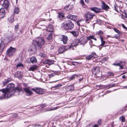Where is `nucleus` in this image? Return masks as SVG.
Returning a JSON list of instances; mask_svg holds the SVG:
<instances>
[{
  "label": "nucleus",
  "instance_id": "obj_29",
  "mask_svg": "<svg viewBox=\"0 0 127 127\" xmlns=\"http://www.w3.org/2000/svg\"><path fill=\"white\" fill-rule=\"evenodd\" d=\"M37 67V66L36 65H34L33 66H32L29 69V70H31L32 71H34L36 69Z\"/></svg>",
  "mask_w": 127,
  "mask_h": 127
},
{
  "label": "nucleus",
  "instance_id": "obj_54",
  "mask_svg": "<svg viewBox=\"0 0 127 127\" xmlns=\"http://www.w3.org/2000/svg\"><path fill=\"white\" fill-rule=\"evenodd\" d=\"M89 41H90L89 42V44L90 45L92 44H93V41L91 40Z\"/></svg>",
  "mask_w": 127,
  "mask_h": 127
},
{
  "label": "nucleus",
  "instance_id": "obj_41",
  "mask_svg": "<svg viewBox=\"0 0 127 127\" xmlns=\"http://www.w3.org/2000/svg\"><path fill=\"white\" fill-rule=\"evenodd\" d=\"M4 48L3 46H2L1 45H0V52H1Z\"/></svg>",
  "mask_w": 127,
  "mask_h": 127
},
{
  "label": "nucleus",
  "instance_id": "obj_20",
  "mask_svg": "<svg viewBox=\"0 0 127 127\" xmlns=\"http://www.w3.org/2000/svg\"><path fill=\"white\" fill-rule=\"evenodd\" d=\"M87 39L88 40H91V39H93L95 41L97 40L96 39L95 37V36L94 35L87 36Z\"/></svg>",
  "mask_w": 127,
  "mask_h": 127
},
{
  "label": "nucleus",
  "instance_id": "obj_52",
  "mask_svg": "<svg viewBox=\"0 0 127 127\" xmlns=\"http://www.w3.org/2000/svg\"><path fill=\"white\" fill-rule=\"evenodd\" d=\"M83 79V77L80 78L79 79V82H81L82 80Z\"/></svg>",
  "mask_w": 127,
  "mask_h": 127
},
{
  "label": "nucleus",
  "instance_id": "obj_24",
  "mask_svg": "<svg viewBox=\"0 0 127 127\" xmlns=\"http://www.w3.org/2000/svg\"><path fill=\"white\" fill-rule=\"evenodd\" d=\"M99 38L101 42V44L100 46L103 47L105 44V42L103 40V38L102 37H100Z\"/></svg>",
  "mask_w": 127,
  "mask_h": 127
},
{
  "label": "nucleus",
  "instance_id": "obj_58",
  "mask_svg": "<svg viewBox=\"0 0 127 127\" xmlns=\"http://www.w3.org/2000/svg\"><path fill=\"white\" fill-rule=\"evenodd\" d=\"M54 48V46L53 45H52L51 46V47L50 48L51 49H53Z\"/></svg>",
  "mask_w": 127,
  "mask_h": 127
},
{
  "label": "nucleus",
  "instance_id": "obj_16",
  "mask_svg": "<svg viewBox=\"0 0 127 127\" xmlns=\"http://www.w3.org/2000/svg\"><path fill=\"white\" fill-rule=\"evenodd\" d=\"M91 10L94 11L96 13L100 12L101 10V9L98 8L96 7H93L91 8Z\"/></svg>",
  "mask_w": 127,
  "mask_h": 127
},
{
  "label": "nucleus",
  "instance_id": "obj_46",
  "mask_svg": "<svg viewBox=\"0 0 127 127\" xmlns=\"http://www.w3.org/2000/svg\"><path fill=\"white\" fill-rule=\"evenodd\" d=\"M75 76L74 75H73L70 78V79L71 80H72L75 78Z\"/></svg>",
  "mask_w": 127,
  "mask_h": 127
},
{
  "label": "nucleus",
  "instance_id": "obj_51",
  "mask_svg": "<svg viewBox=\"0 0 127 127\" xmlns=\"http://www.w3.org/2000/svg\"><path fill=\"white\" fill-rule=\"evenodd\" d=\"M101 120L100 119L98 120V124L99 125L101 124Z\"/></svg>",
  "mask_w": 127,
  "mask_h": 127
},
{
  "label": "nucleus",
  "instance_id": "obj_3",
  "mask_svg": "<svg viewBox=\"0 0 127 127\" xmlns=\"http://www.w3.org/2000/svg\"><path fill=\"white\" fill-rule=\"evenodd\" d=\"M68 22L67 23H63L62 25V27H64V29L66 30H71L72 29L74 26L73 23L72 22L71 20H69Z\"/></svg>",
  "mask_w": 127,
  "mask_h": 127
},
{
  "label": "nucleus",
  "instance_id": "obj_33",
  "mask_svg": "<svg viewBox=\"0 0 127 127\" xmlns=\"http://www.w3.org/2000/svg\"><path fill=\"white\" fill-rule=\"evenodd\" d=\"M8 21L10 22H12L14 21V19L13 16H11L8 19Z\"/></svg>",
  "mask_w": 127,
  "mask_h": 127
},
{
  "label": "nucleus",
  "instance_id": "obj_59",
  "mask_svg": "<svg viewBox=\"0 0 127 127\" xmlns=\"http://www.w3.org/2000/svg\"><path fill=\"white\" fill-rule=\"evenodd\" d=\"M114 84H111L110 85V86L111 87H113L114 86Z\"/></svg>",
  "mask_w": 127,
  "mask_h": 127
},
{
  "label": "nucleus",
  "instance_id": "obj_47",
  "mask_svg": "<svg viewBox=\"0 0 127 127\" xmlns=\"http://www.w3.org/2000/svg\"><path fill=\"white\" fill-rule=\"evenodd\" d=\"M108 57H105L103 58V60L104 61H106L108 60Z\"/></svg>",
  "mask_w": 127,
  "mask_h": 127
},
{
  "label": "nucleus",
  "instance_id": "obj_42",
  "mask_svg": "<svg viewBox=\"0 0 127 127\" xmlns=\"http://www.w3.org/2000/svg\"><path fill=\"white\" fill-rule=\"evenodd\" d=\"M55 75V73L53 72L51 74H50L49 75V76L50 77H51L54 76Z\"/></svg>",
  "mask_w": 127,
  "mask_h": 127
},
{
  "label": "nucleus",
  "instance_id": "obj_53",
  "mask_svg": "<svg viewBox=\"0 0 127 127\" xmlns=\"http://www.w3.org/2000/svg\"><path fill=\"white\" fill-rule=\"evenodd\" d=\"M74 75L75 76H76L77 77H79L80 76V74H75Z\"/></svg>",
  "mask_w": 127,
  "mask_h": 127
},
{
  "label": "nucleus",
  "instance_id": "obj_50",
  "mask_svg": "<svg viewBox=\"0 0 127 127\" xmlns=\"http://www.w3.org/2000/svg\"><path fill=\"white\" fill-rule=\"evenodd\" d=\"M122 26L124 29H127V27L125 26V25L123 24H122Z\"/></svg>",
  "mask_w": 127,
  "mask_h": 127
},
{
  "label": "nucleus",
  "instance_id": "obj_19",
  "mask_svg": "<svg viewBox=\"0 0 127 127\" xmlns=\"http://www.w3.org/2000/svg\"><path fill=\"white\" fill-rule=\"evenodd\" d=\"M73 7V6L72 4H69L67 5L64 8V9L65 10H69L71 9Z\"/></svg>",
  "mask_w": 127,
  "mask_h": 127
},
{
  "label": "nucleus",
  "instance_id": "obj_12",
  "mask_svg": "<svg viewBox=\"0 0 127 127\" xmlns=\"http://www.w3.org/2000/svg\"><path fill=\"white\" fill-rule=\"evenodd\" d=\"M5 10L3 8H1L0 9V19H2L5 15Z\"/></svg>",
  "mask_w": 127,
  "mask_h": 127
},
{
  "label": "nucleus",
  "instance_id": "obj_49",
  "mask_svg": "<svg viewBox=\"0 0 127 127\" xmlns=\"http://www.w3.org/2000/svg\"><path fill=\"white\" fill-rule=\"evenodd\" d=\"M80 2L82 4V5H83L84 4V2L83 1V0H80Z\"/></svg>",
  "mask_w": 127,
  "mask_h": 127
},
{
  "label": "nucleus",
  "instance_id": "obj_17",
  "mask_svg": "<svg viewBox=\"0 0 127 127\" xmlns=\"http://www.w3.org/2000/svg\"><path fill=\"white\" fill-rule=\"evenodd\" d=\"M125 65L124 63H123L122 62H120V63L116 64V66H119L120 68L121 69H122L124 68V66Z\"/></svg>",
  "mask_w": 127,
  "mask_h": 127
},
{
  "label": "nucleus",
  "instance_id": "obj_44",
  "mask_svg": "<svg viewBox=\"0 0 127 127\" xmlns=\"http://www.w3.org/2000/svg\"><path fill=\"white\" fill-rule=\"evenodd\" d=\"M97 22L98 23H101L102 22V21L100 19H97L96 20Z\"/></svg>",
  "mask_w": 127,
  "mask_h": 127
},
{
  "label": "nucleus",
  "instance_id": "obj_40",
  "mask_svg": "<svg viewBox=\"0 0 127 127\" xmlns=\"http://www.w3.org/2000/svg\"><path fill=\"white\" fill-rule=\"evenodd\" d=\"M114 30L115 32H117L118 34H120V32L118 29H117L116 28H114Z\"/></svg>",
  "mask_w": 127,
  "mask_h": 127
},
{
  "label": "nucleus",
  "instance_id": "obj_26",
  "mask_svg": "<svg viewBox=\"0 0 127 127\" xmlns=\"http://www.w3.org/2000/svg\"><path fill=\"white\" fill-rule=\"evenodd\" d=\"M59 107H54L52 108H49L47 109L46 111H53L54 110H56L59 108Z\"/></svg>",
  "mask_w": 127,
  "mask_h": 127
},
{
  "label": "nucleus",
  "instance_id": "obj_60",
  "mask_svg": "<svg viewBox=\"0 0 127 127\" xmlns=\"http://www.w3.org/2000/svg\"><path fill=\"white\" fill-rule=\"evenodd\" d=\"M122 78L124 79L125 78H126V76L125 75H123L122 76Z\"/></svg>",
  "mask_w": 127,
  "mask_h": 127
},
{
  "label": "nucleus",
  "instance_id": "obj_36",
  "mask_svg": "<svg viewBox=\"0 0 127 127\" xmlns=\"http://www.w3.org/2000/svg\"><path fill=\"white\" fill-rule=\"evenodd\" d=\"M93 57L92 55H89L86 57V58L88 60H90Z\"/></svg>",
  "mask_w": 127,
  "mask_h": 127
},
{
  "label": "nucleus",
  "instance_id": "obj_6",
  "mask_svg": "<svg viewBox=\"0 0 127 127\" xmlns=\"http://www.w3.org/2000/svg\"><path fill=\"white\" fill-rule=\"evenodd\" d=\"M32 90L36 92V93L40 94H43L44 91L43 89L40 88H36L35 89H32Z\"/></svg>",
  "mask_w": 127,
  "mask_h": 127
},
{
  "label": "nucleus",
  "instance_id": "obj_8",
  "mask_svg": "<svg viewBox=\"0 0 127 127\" xmlns=\"http://www.w3.org/2000/svg\"><path fill=\"white\" fill-rule=\"evenodd\" d=\"M80 40L78 39H74L73 43L70 46H68V47L69 48H72L73 47L76 46L79 44Z\"/></svg>",
  "mask_w": 127,
  "mask_h": 127
},
{
  "label": "nucleus",
  "instance_id": "obj_34",
  "mask_svg": "<svg viewBox=\"0 0 127 127\" xmlns=\"http://www.w3.org/2000/svg\"><path fill=\"white\" fill-rule=\"evenodd\" d=\"M71 32L74 36H78V33L77 31Z\"/></svg>",
  "mask_w": 127,
  "mask_h": 127
},
{
  "label": "nucleus",
  "instance_id": "obj_15",
  "mask_svg": "<svg viewBox=\"0 0 127 127\" xmlns=\"http://www.w3.org/2000/svg\"><path fill=\"white\" fill-rule=\"evenodd\" d=\"M54 61L50 60H45L44 63L45 64H47L49 65H51L53 64L54 63Z\"/></svg>",
  "mask_w": 127,
  "mask_h": 127
},
{
  "label": "nucleus",
  "instance_id": "obj_43",
  "mask_svg": "<svg viewBox=\"0 0 127 127\" xmlns=\"http://www.w3.org/2000/svg\"><path fill=\"white\" fill-rule=\"evenodd\" d=\"M22 66L23 65L21 63H19L16 66L17 67H18L19 66Z\"/></svg>",
  "mask_w": 127,
  "mask_h": 127
},
{
  "label": "nucleus",
  "instance_id": "obj_23",
  "mask_svg": "<svg viewBox=\"0 0 127 127\" xmlns=\"http://www.w3.org/2000/svg\"><path fill=\"white\" fill-rule=\"evenodd\" d=\"M67 36H65L63 35V37L62 39V40L63 41V43L64 44H66L67 42Z\"/></svg>",
  "mask_w": 127,
  "mask_h": 127
},
{
  "label": "nucleus",
  "instance_id": "obj_38",
  "mask_svg": "<svg viewBox=\"0 0 127 127\" xmlns=\"http://www.w3.org/2000/svg\"><path fill=\"white\" fill-rule=\"evenodd\" d=\"M52 34L51 33L49 34L48 37L47 38V39L48 40H50L52 39Z\"/></svg>",
  "mask_w": 127,
  "mask_h": 127
},
{
  "label": "nucleus",
  "instance_id": "obj_1",
  "mask_svg": "<svg viewBox=\"0 0 127 127\" xmlns=\"http://www.w3.org/2000/svg\"><path fill=\"white\" fill-rule=\"evenodd\" d=\"M15 85L13 84H9L7 86V88L0 90V99L4 98H8L14 95H17L22 90L20 87L15 88Z\"/></svg>",
  "mask_w": 127,
  "mask_h": 127
},
{
  "label": "nucleus",
  "instance_id": "obj_48",
  "mask_svg": "<svg viewBox=\"0 0 127 127\" xmlns=\"http://www.w3.org/2000/svg\"><path fill=\"white\" fill-rule=\"evenodd\" d=\"M46 104H44L41 105V107L42 108H43L46 107Z\"/></svg>",
  "mask_w": 127,
  "mask_h": 127
},
{
  "label": "nucleus",
  "instance_id": "obj_18",
  "mask_svg": "<svg viewBox=\"0 0 127 127\" xmlns=\"http://www.w3.org/2000/svg\"><path fill=\"white\" fill-rule=\"evenodd\" d=\"M79 40H80L79 44L80 45L85 44L87 42L86 40L83 38H80Z\"/></svg>",
  "mask_w": 127,
  "mask_h": 127
},
{
  "label": "nucleus",
  "instance_id": "obj_35",
  "mask_svg": "<svg viewBox=\"0 0 127 127\" xmlns=\"http://www.w3.org/2000/svg\"><path fill=\"white\" fill-rule=\"evenodd\" d=\"M120 119L121 121L123 122H125V117L123 116H121L120 118Z\"/></svg>",
  "mask_w": 127,
  "mask_h": 127
},
{
  "label": "nucleus",
  "instance_id": "obj_27",
  "mask_svg": "<svg viewBox=\"0 0 127 127\" xmlns=\"http://www.w3.org/2000/svg\"><path fill=\"white\" fill-rule=\"evenodd\" d=\"M46 30L48 32H52L53 30V28L52 26H50L47 28Z\"/></svg>",
  "mask_w": 127,
  "mask_h": 127
},
{
  "label": "nucleus",
  "instance_id": "obj_28",
  "mask_svg": "<svg viewBox=\"0 0 127 127\" xmlns=\"http://www.w3.org/2000/svg\"><path fill=\"white\" fill-rule=\"evenodd\" d=\"M19 11V8L18 7H17L15 8L14 11V13L15 14H18Z\"/></svg>",
  "mask_w": 127,
  "mask_h": 127
},
{
  "label": "nucleus",
  "instance_id": "obj_55",
  "mask_svg": "<svg viewBox=\"0 0 127 127\" xmlns=\"http://www.w3.org/2000/svg\"><path fill=\"white\" fill-rule=\"evenodd\" d=\"M96 55V54H95V52H93V53H92L91 55H92L93 56L94 55Z\"/></svg>",
  "mask_w": 127,
  "mask_h": 127
},
{
  "label": "nucleus",
  "instance_id": "obj_5",
  "mask_svg": "<svg viewBox=\"0 0 127 127\" xmlns=\"http://www.w3.org/2000/svg\"><path fill=\"white\" fill-rule=\"evenodd\" d=\"M15 51L16 49L15 48L10 47L7 51V55L9 57L12 56L15 53Z\"/></svg>",
  "mask_w": 127,
  "mask_h": 127
},
{
  "label": "nucleus",
  "instance_id": "obj_39",
  "mask_svg": "<svg viewBox=\"0 0 127 127\" xmlns=\"http://www.w3.org/2000/svg\"><path fill=\"white\" fill-rule=\"evenodd\" d=\"M107 74L109 76H114V73L111 72H108L107 73Z\"/></svg>",
  "mask_w": 127,
  "mask_h": 127
},
{
  "label": "nucleus",
  "instance_id": "obj_62",
  "mask_svg": "<svg viewBox=\"0 0 127 127\" xmlns=\"http://www.w3.org/2000/svg\"><path fill=\"white\" fill-rule=\"evenodd\" d=\"M90 0H85V1L87 3H88Z\"/></svg>",
  "mask_w": 127,
  "mask_h": 127
},
{
  "label": "nucleus",
  "instance_id": "obj_9",
  "mask_svg": "<svg viewBox=\"0 0 127 127\" xmlns=\"http://www.w3.org/2000/svg\"><path fill=\"white\" fill-rule=\"evenodd\" d=\"M101 7L103 9L106 11H108L110 8L109 6L106 4L103 1H102L101 2Z\"/></svg>",
  "mask_w": 127,
  "mask_h": 127
},
{
  "label": "nucleus",
  "instance_id": "obj_21",
  "mask_svg": "<svg viewBox=\"0 0 127 127\" xmlns=\"http://www.w3.org/2000/svg\"><path fill=\"white\" fill-rule=\"evenodd\" d=\"M30 61L32 63V64H35L37 63V60L34 57H32L30 59Z\"/></svg>",
  "mask_w": 127,
  "mask_h": 127
},
{
  "label": "nucleus",
  "instance_id": "obj_45",
  "mask_svg": "<svg viewBox=\"0 0 127 127\" xmlns=\"http://www.w3.org/2000/svg\"><path fill=\"white\" fill-rule=\"evenodd\" d=\"M81 20H78L76 22V23L77 24V25L79 26H80V24L79 23V22L81 21Z\"/></svg>",
  "mask_w": 127,
  "mask_h": 127
},
{
  "label": "nucleus",
  "instance_id": "obj_22",
  "mask_svg": "<svg viewBox=\"0 0 127 127\" xmlns=\"http://www.w3.org/2000/svg\"><path fill=\"white\" fill-rule=\"evenodd\" d=\"M66 89L67 91H70L74 89V87L73 85H71L67 87Z\"/></svg>",
  "mask_w": 127,
  "mask_h": 127
},
{
  "label": "nucleus",
  "instance_id": "obj_4",
  "mask_svg": "<svg viewBox=\"0 0 127 127\" xmlns=\"http://www.w3.org/2000/svg\"><path fill=\"white\" fill-rule=\"evenodd\" d=\"M95 14L90 12H86L85 15V17L86 18V23H89V21L92 19Z\"/></svg>",
  "mask_w": 127,
  "mask_h": 127
},
{
  "label": "nucleus",
  "instance_id": "obj_63",
  "mask_svg": "<svg viewBox=\"0 0 127 127\" xmlns=\"http://www.w3.org/2000/svg\"><path fill=\"white\" fill-rule=\"evenodd\" d=\"M29 51H33V49L32 48H31V49H29Z\"/></svg>",
  "mask_w": 127,
  "mask_h": 127
},
{
  "label": "nucleus",
  "instance_id": "obj_14",
  "mask_svg": "<svg viewBox=\"0 0 127 127\" xmlns=\"http://www.w3.org/2000/svg\"><path fill=\"white\" fill-rule=\"evenodd\" d=\"M2 4V5L6 9L9 6V2L7 0H4Z\"/></svg>",
  "mask_w": 127,
  "mask_h": 127
},
{
  "label": "nucleus",
  "instance_id": "obj_25",
  "mask_svg": "<svg viewBox=\"0 0 127 127\" xmlns=\"http://www.w3.org/2000/svg\"><path fill=\"white\" fill-rule=\"evenodd\" d=\"M58 18L60 20H61L62 18L64 17V15L61 12H58Z\"/></svg>",
  "mask_w": 127,
  "mask_h": 127
},
{
  "label": "nucleus",
  "instance_id": "obj_10",
  "mask_svg": "<svg viewBox=\"0 0 127 127\" xmlns=\"http://www.w3.org/2000/svg\"><path fill=\"white\" fill-rule=\"evenodd\" d=\"M92 73L96 75L100 71L99 67V66L94 67L92 68Z\"/></svg>",
  "mask_w": 127,
  "mask_h": 127
},
{
  "label": "nucleus",
  "instance_id": "obj_2",
  "mask_svg": "<svg viewBox=\"0 0 127 127\" xmlns=\"http://www.w3.org/2000/svg\"><path fill=\"white\" fill-rule=\"evenodd\" d=\"M45 42L44 40L42 38L39 37L33 40L32 41V43L36 47H37L38 49H40L41 48L42 45H44Z\"/></svg>",
  "mask_w": 127,
  "mask_h": 127
},
{
  "label": "nucleus",
  "instance_id": "obj_13",
  "mask_svg": "<svg viewBox=\"0 0 127 127\" xmlns=\"http://www.w3.org/2000/svg\"><path fill=\"white\" fill-rule=\"evenodd\" d=\"M67 17L73 21L76 20L77 19V17L76 16L72 15L71 14L67 16Z\"/></svg>",
  "mask_w": 127,
  "mask_h": 127
},
{
  "label": "nucleus",
  "instance_id": "obj_32",
  "mask_svg": "<svg viewBox=\"0 0 127 127\" xmlns=\"http://www.w3.org/2000/svg\"><path fill=\"white\" fill-rule=\"evenodd\" d=\"M62 85L61 84H58L55 86H54L53 88H55V89H58L60 88V87L62 86Z\"/></svg>",
  "mask_w": 127,
  "mask_h": 127
},
{
  "label": "nucleus",
  "instance_id": "obj_31",
  "mask_svg": "<svg viewBox=\"0 0 127 127\" xmlns=\"http://www.w3.org/2000/svg\"><path fill=\"white\" fill-rule=\"evenodd\" d=\"M11 80V78H8L6 80L4 81L3 82V85L5 86V85L7 83H8L9 81H10Z\"/></svg>",
  "mask_w": 127,
  "mask_h": 127
},
{
  "label": "nucleus",
  "instance_id": "obj_30",
  "mask_svg": "<svg viewBox=\"0 0 127 127\" xmlns=\"http://www.w3.org/2000/svg\"><path fill=\"white\" fill-rule=\"evenodd\" d=\"M103 32L101 30H100L98 32H96V34L99 36L100 37H102V35L103 34Z\"/></svg>",
  "mask_w": 127,
  "mask_h": 127
},
{
  "label": "nucleus",
  "instance_id": "obj_61",
  "mask_svg": "<svg viewBox=\"0 0 127 127\" xmlns=\"http://www.w3.org/2000/svg\"><path fill=\"white\" fill-rule=\"evenodd\" d=\"M90 45L91 48H92V47L93 46H95V45H93L92 44Z\"/></svg>",
  "mask_w": 127,
  "mask_h": 127
},
{
  "label": "nucleus",
  "instance_id": "obj_11",
  "mask_svg": "<svg viewBox=\"0 0 127 127\" xmlns=\"http://www.w3.org/2000/svg\"><path fill=\"white\" fill-rule=\"evenodd\" d=\"M68 46H63L60 47L58 50V52L59 53H62L65 50H67V48H69Z\"/></svg>",
  "mask_w": 127,
  "mask_h": 127
},
{
  "label": "nucleus",
  "instance_id": "obj_56",
  "mask_svg": "<svg viewBox=\"0 0 127 127\" xmlns=\"http://www.w3.org/2000/svg\"><path fill=\"white\" fill-rule=\"evenodd\" d=\"M98 127V125H96V124L94 125V127Z\"/></svg>",
  "mask_w": 127,
  "mask_h": 127
},
{
  "label": "nucleus",
  "instance_id": "obj_64",
  "mask_svg": "<svg viewBox=\"0 0 127 127\" xmlns=\"http://www.w3.org/2000/svg\"><path fill=\"white\" fill-rule=\"evenodd\" d=\"M124 88H127V86H124Z\"/></svg>",
  "mask_w": 127,
  "mask_h": 127
},
{
  "label": "nucleus",
  "instance_id": "obj_7",
  "mask_svg": "<svg viewBox=\"0 0 127 127\" xmlns=\"http://www.w3.org/2000/svg\"><path fill=\"white\" fill-rule=\"evenodd\" d=\"M32 89L28 88H24V90L27 95L30 96L32 95L33 93L32 91Z\"/></svg>",
  "mask_w": 127,
  "mask_h": 127
},
{
  "label": "nucleus",
  "instance_id": "obj_57",
  "mask_svg": "<svg viewBox=\"0 0 127 127\" xmlns=\"http://www.w3.org/2000/svg\"><path fill=\"white\" fill-rule=\"evenodd\" d=\"M125 17L126 18H127V14L126 13H125Z\"/></svg>",
  "mask_w": 127,
  "mask_h": 127
},
{
  "label": "nucleus",
  "instance_id": "obj_37",
  "mask_svg": "<svg viewBox=\"0 0 127 127\" xmlns=\"http://www.w3.org/2000/svg\"><path fill=\"white\" fill-rule=\"evenodd\" d=\"M19 26V24L17 23V24L15 26V31H18Z\"/></svg>",
  "mask_w": 127,
  "mask_h": 127
}]
</instances>
